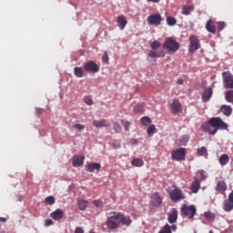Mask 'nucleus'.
<instances>
[{
  "mask_svg": "<svg viewBox=\"0 0 233 233\" xmlns=\"http://www.w3.org/2000/svg\"><path fill=\"white\" fill-rule=\"evenodd\" d=\"M167 192L174 203H177V201H181L182 199H185V193L177 187V186H171L167 189Z\"/></svg>",
  "mask_w": 233,
  "mask_h": 233,
  "instance_id": "nucleus-3",
  "label": "nucleus"
},
{
  "mask_svg": "<svg viewBox=\"0 0 233 233\" xmlns=\"http://www.w3.org/2000/svg\"><path fill=\"white\" fill-rule=\"evenodd\" d=\"M177 85H183V83H185V81L183 80V78H179L177 81Z\"/></svg>",
  "mask_w": 233,
  "mask_h": 233,
  "instance_id": "nucleus-54",
  "label": "nucleus"
},
{
  "mask_svg": "<svg viewBox=\"0 0 233 233\" xmlns=\"http://www.w3.org/2000/svg\"><path fill=\"white\" fill-rule=\"evenodd\" d=\"M106 225L109 230L119 228V225H125L126 227H130V225H132V218L125 216L121 212H109L106 214Z\"/></svg>",
  "mask_w": 233,
  "mask_h": 233,
  "instance_id": "nucleus-1",
  "label": "nucleus"
},
{
  "mask_svg": "<svg viewBox=\"0 0 233 233\" xmlns=\"http://www.w3.org/2000/svg\"><path fill=\"white\" fill-rule=\"evenodd\" d=\"M227 182H225V180L223 179L218 180L217 178V186L215 187V190L217 192H219V194H223V192H227Z\"/></svg>",
  "mask_w": 233,
  "mask_h": 233,
  "instance_id": "nucleus-13",
  "label": "nucleus"
},
{
  "mask_svg": "<svg viewBox=\"0 0 233 233\" xmlns=\"http://www.w3.org/2000/svg\"><path fill=\"white\" fill-rule=\"evenodd\" d=\"M93 126L96 127V128H108V127H110V124H108V121H106V119H102V120H94L93 121Z\"/></svg>",
  "mask_w": 233,
  "mask_h": 233,
  "instance_id": "nucleus-16",
  "label": "nucleus"
},
{
  "mask_svg": "<svg viewBox=\"0 0 233 233\" xmlns=\"http://www.w3.org/2000/svg\"><path fill=\"white\" fill-rule=\"evenodd\" d=\"M151 202L154 207H161L163 198H161L159 193L156 192L151 196Z\"/></svg>",
  "mask_w": 233,
  "mask_h": 233,
  "instance_id": "nucleus-14",
  "label": "nucleus"
},
{
  "mask_svg": "<svg viewBox=\"0 0 233 233\" xmlns=\"http://www.w3.org/2000/svg\"><path fill=\"white\" fill-rule=\"evenodd\" d=\"M220 111L224 116H227V117H229V116H232V107L230 106L223 105L220 107Z\"/></svg>",
  "mask_w": 233,
  "mask_h": 233,
  "instance_id": "nucleus-20",
  "label": "nucleus"
},
{
  "mask_svg": "<svg viewBox=\"0 0 233 233\" xmlns=\"http://www.w3.org/2000/svg\"><path fill=\"white\" fill-rule=\"evenodd\" d=\"M74 74L76 77H83V68L81 67H75Z\"/></svg>",
  "mask_w": 233,
  "mask_h": 233,
  "instance_id": "nucleus-36",
  "label": "nucleus"
},
{
  "mask_svg": "<svg viewBox=\"0 0 233 233\" xmlns=\"http://www.w3.org/2000/svg\"><path fill=\"white\" fill-rule=\"evenodd\" d=\"M202 130L209 134V136H216L218 130H228V124L223 121L221 117H211L208 122L201 125Z\"/></svg>",
  "mask_w": 233,
  "mask_h": 233,
  "instance_id": "nucleus-2",
  "label": "nucleus"
},
{
  "mask_svg": "<svg viewBox=\"0 0 233 233\" xmlns=\"http://www.w3.org/2000/svg\"><path fill=\"white\" fill-rule=\"evenodd\" d=\"M84 70L86 72H91L92 74H97V72H99V66L96 62L89 61L84 65Z\"/></svg>",
  "mask_w": 233,
  "mask_h": 233,
  "instance_id": "nucleus-9",
  "label": "nucleus"
},
{
  "mask_svg": "<svg viewBox=\"0 0 233 233\" xmlns=\"http://www.w3.org/2000/svg\"><path fill=\"white\" fill-rule=\"evenodd\" d=\"M50 218L55 221H59V219H63V210L57 208L50 214Z\"/></svg>",
  "mask_w": 233,
  "mask_h": 233,
  "instance_id": "nucleus-18",
  "label": "nucleus"
},
{
  "mask_svg": "<svg viewBox=\"0 0 233 233\" xmlns=\"http://www.w3.org/2000/svg\"><path fill=\"white\" fill-rule=\"evenodd\" d=\"M171 112L173 114H181L183 112V106L177 99H174L170 105Z\"/></svg>",
  "mask_w": 233,
  "mask_h": 233,
  "instance_id": "nucleus-10",
  "label": "nucleus"
},
{
  "mask_svg": "<svg viewBox=\"0 0 233 233\" xmlns=\"http://www.w3.org/2000/svg\"><path fill=\"white\" fill-rule=\"evenodd\" d=\"M93 204L95 205V207H98V208L103 207V203L101 202V200H94Z\"/></svg>",
  "mask_w": 233,
  "mask_h": 233,
  "instance_id": "nucleus-48",
  "label": "nucleus"
},
{
  "mask_svg": "<svg viewBox=\"0 0 233 233\" xmlns=\"http://www.w3.org/2000/svg\"><path fill=\"white\" fill-rule=\"evenodd\" d=\"M187 156V152L185 147H179L171 153V157L175 161H185Z\"/></svg>",
  "mask_w": 233,
  "mask_h": 233,
  "instance_id": "nucleus-6",
  "label": "nucleus"
},
{
  "mask_svg": "<svg viewBox=\"0 0 233 233\" xmlns=\"http://www.w3.org/2000/svg\"><path fill=\"white\" fill-rule=\"evenodd\" d=\"M96 170H101V164L99 163H89L87 165V171L88 172H96Z\"/></svg>",
  "mask_w": 233,
  "mask_h": 233,
  "instance_id": "nucleus-21",
  "label": "nucleus"
},
{
  "mask_svg": "<svg viewBox=\"0 0 233 233\" xmlns=\"http://www.w3.org/2000/svg\"><path fill=\"white\" fill-rule=\"evenodd\" d=\"M147 23L148 25H156L157 26H159V25H161V15H150L147 17Z\"/></svg>",
  "mask_w": 233,
  "mask_h": 233,
  "instance_id": "nucleus-12",
  "label": "nucleus"
},
{
  "mask_svg": "<svg viewBox=\"0 0 233 233\" xmlns=\"http://www.w3.org/2000/svg\"><path fill=\"white\" fill-rule=\"evenodd\" d=\"M73 128H76V130H79V132H81V130H85V126L81 124H74Z\"/></svg>",
  "mask_w": 233,
  "mask_h": 233,
  "instance_id": "nucleus-45",
  "label": "nucleus"
},
{
  "mask_svg": "<svg viewBox=\"0 0 233 233\" xmlns=\"http://www.w3.org/2000/svg\"><path fill=\"white\" fill-rule=\"evenodd\" d=\"M102 61L104 63L108 64V53H104L103 57H102Z\"/></svg>",
  "mask_w": 233,
  "mask_h": 233,
  "instance_id": "nucleus-47",
  "label": "nucleus"
},
{
  "mask_svg": "<svg viewBox=\"0 0 233 233\" xmlns=\"http://www.w3.org/2000/svg\"><path fill=\"white\" fill-rule=\"evenodd\" d=\"M168 223L174 224L177 221V210H174L173 212L168 214L167 217Z\"/></svg>",
  "mask_w": 233,
  "mask_h": 233,
  "instance_id": "nucleus-25",
  "label": "nucleus"
},
{
  "mask_svg": "<svg viewBox=\"0 0 233 233\" xmlns=\"http://www.w3.org/2000/svg\"><path fill=\"white\" fill-rule=\"evenodd\" d=\"M154 132H156V125L152 124L148 127L147 128V136H152V134H154Z\"/></svg>",
  "mask_w": 233,
  "mask_h": 233,
  "instance_id": "nucleus-42",
  "label": "nucleus"
},
{
  "mask_svg": "<svg viewBox=\"0 0 233 233\" xmlns=\"http://www.w3.org/2000/svg\"><path fill=\"white\" fill-rule=\"evenodd\" d=\"M170 228H171V230L176 231V230H177V226L176 224H173Z\"/></svg>",
  "mask_w": 233,
  "mask_h": 233,
  "instance_id": "nucleus-55",
  "label": "nucleus"
},
{
  "mask_svg": "<svg viewBox=\"0 0 233 233\" xmlns=\"http://www.w3.org/2000/svg\"><path fill=\"white\" fill-rule=\"evenodd\" d=\"M228 161H230V157H228L227 154H222L218 159V163L221 165V167H225Z\"/></svg>",
  "mask_w": 233,
  "mask_h": 233,
  "instance_id": "nucleus-23",
  "label": "nucleus"
},
{
  "mask_svg": "<svg viewBox=\"0 0 233 233\" xmlns=\"http://www.w3.org/2000/svg\"><path fill=\"white\" fill-rule=\"evenodd\" d=\"M163 48L167 54H176L179 50V43L172 37H167L165 39Z\"/></svg>",
  "mask_w": 233,
  "mask_h": 233,
  "instance_id": "nucleus-4",
  "label": "nucleus"
},
{
  "mask_svg": "<svg viewBox=\"0 0 233 233\" xmlns=\"http://www.w3.org/2000/svg\"><path fill=\"white\" fill-rule=\"evenodd\" d=\"M0 221H1L2 223H6V218L0 217Z\"/></svg>",
  "mask_w": 233,
  "mask_h": 233,
  "instance_id": "nucleus-57",
  "label": "nucleus"
},
{
  "mask_svg": "<svg viewBox=\"0 0 233 233\" xmlns=\"http://www.w3.org/2000/svg\"><path fill=\"white\" fill-rule=\"evenodd\" d=\"M177 23V21L173 16L167 17V24L168 25V26H174Z\"/></svg>",
  "mask_w": 233,
  "mask_h": 233,
  "instance_id": "nucleus-35",
  "label": "nucleus"
},
{
  "mask_svg": "<svg viewBox=\"0 0 233 233\" xmlns=\"http://www.w3.org/2000/svg\"><path fill=\"white\" fill-rule=\"evenodd\" d=\"M121 123L125 128V131L128 132V130H130V125H132V123H130L129 121L125 120V119H122Z\"/></svg>",
  "mask_w": 233,
  "mask_h": 233,
  "instance_id": "nucleus-37",
  "label": "nucleus"
},
{
  "mask_svg": "<svg viewBox=\"0 0 233 233\" xmlns=\"http://www.w3.org/2000/svg\"><path fill=\"white\" fill-rule=\"evenodd\" d=\"M140 123L141 125H143V127H148V125L152 123V119H150V117L148 116H143L142 118H140Z\"/></svg>",
  "mask_w": 233,
  "mask_h": 233,
  "instance_id": "nucleus-31",
  "label": "nucleus"
},
{
  "mask_svg": "<svg viewBox=\"0 0 233 233\" xmlns=\"http://www.w3.org/2000/svg\"><path fill=\"white\" fill-rule=\"evenodd\" d=\"M194 5H183L182 7V14L183 15H190L192 12H194Z\"/></svg>",
  "mask_w": 233,
  "mask_h": 233,
  "instance_id": "nucleus-24",
  "label": "nucleus"
},
{
  "mask_svg": "<svg viewBox=\"0 0 233 233\" xmlns=\"http://www.w3.org/2000/svg\"><path fill=\"white\" fill-rule=\"evenodd\" d=\"M84 102H85L86 105H87L88 106H92V105H94V100H93L92 97H90V96H85V97H84Z\"/></svg>",
  "mask_w": 233,
  "mask_h": 233,
  "instance_id": "nucleus-41",
  "label": "nucleus"
},
{
  "mask_svg": "<svg viewBox=\"0 0 233 233\" xmlns=\"http://www.w3.org/2000/svg\"><path fill=\"white\" fill-rule=\"evenodd\" d=\"M79 210H86L88 208V201L85 199H79L77 201Z\"/></svg>",
  "mask_w": 233,
  "mask_h": 233,
  "instance_id": "nucleus-28",
  "label": "nucleus"
},
{
  "mask_svg": "<svg viewBox=\"0 0 233 233\" xmlns=\"http://www.w3.org/2000/svg\"><path fill=\"white\" fill-rule=\"evenodd\" d=\"M199 48H201V44H199V39L196 35H191L189 37L188 52H190V54H194V52L199 50Z\"/></svg>",
  "mask_w": 233,
  "mask_h": 233,
  "instance_id": "nucleus-7",
  "label": "nucleus"
},
{
  "mask_svg": "<svg viewBox=\"0 0 233 233\" xmlns=\"http://www.w3.org/2000/svg\"><path fill=\"white\" fill-rule=\"evenodd\" d=\"M195 179H198V181H205V179H207V176H205V171L198 170L197 172V177H195Z\"/></svg>",
  "mask_w": 233,
  "mask_h": 233,
  "instance_id": "nucleus-30",
  "label": "nucleus"
},
{
  "mask_svg": "<svg viewBox=\"0 0 233 233\" xmlns=\"http://www.w3.org/2000/svg\"><path fill=\"white\" fill-rule=\"evenodd\" d=\"M206 30L209 32V34H216V25L212 20H208L206 24Z\"/></svg>",
  "mask_w": 233,
  "mask_h": 233,
  "instance_id": "nucleus-22",
  "label": "nucleus"
},
{
  "mask_svg": "<svg viewBox=\"0 0 233 233\" xmlns=\"http://www.w3.org/2000/svg\"><path fill=\"white\" fill-rule=\"evenodd\" d=\"M131 165L133 167H141L145 165V161H143L141 158H135L131 161Z\"/></svg>",
  "mask_w": 233,
  "mask_h": 233,
  "instance_id": "nucleus-29",
  "label": "nucleus"
},
{
  "mask_svg": "<svg viewBox=\"0 0 233 233\" xmlns=\"http://www.w3.org/2000/svg\"><path fill=\"white\" fill-rule=\"evenodd\" d=\"M190 137L188 135H184L180 137V145H182V147H187V143H188Z\"/></svg>",
  "mask_w": 233,
  "mask_h": 233,
  "instance_id": "nucleus-32",
  "label": "nucleus"
},
{
  "mask_svg": "<svg viewBox=\"0 0 233 233\" xmlns=\"http://www.w3.org/2000/svg\"><path fill=\"white\" fill-rule=\"evenodd\" d=\"M224 83L226 88H233V75L228 72L223 73Z\"/></svg>",
  "mask_w": 233,
  "mask_h": 233,
  "instance_id": "nucleus-11",
  "label": "nucleus"
},
{
  "mask_svg": "<svg viewBox=\"0 0 233 233\" xmlns=\"http://www.w3.org/2000/svg\"><path fill=\"white\" fill-rule=\"evenodd\" d=\"M225 99L228 103H233V90H229L226 93Z\"/></svg>",
  "mask_w": 233,
  "mask_h": 233,
  "instance_id": "nucleus-34",
  "label": "nucleus"
},
{
  "mask_svg": "<svg viewBox=\"0 0 233 233\" xmlns=\"http://www.w3.org/2000/svg\"><path fill=\"white\" fill-rule=\"evenodd\" d=\"M75 233H85V230H83V228L78 227L76 228Z\"/></svg>",
  "mask_w": 233,
  "mask_h": 233,
  "instance_id": "nucleus-50",
  "label": "nucleus"
},
{
  "mask_svg": "<svg viewBox=\"0 0 233 233\" xmlns=\"http://www.w3.org/2000/svg\"><path fill=\"white\" fill-rule=\"evenodd\" d=\"M45 201L47 205H54V203H56V198H54V196H48L46 198Z\"/></svg>",
  "mask_w": 233,
  "mask_h": 233,
  "instance_id": "nucleus-40",
  "label": "nucleus"
},
{
  "mask_svg": "<svg viewBox=\"0 0 233 233\" xmlns=\"http://www.w3.org/2000/svg\"><path fill=\"white\" fill-rule=\"evenodd\" d=\"M212 94H214L212 87L206 88L202 94V101L204 103H208V101H210V97H212Z\"/></svg>",
  "mask_w": 233,
  "mask_h": 233,
  "instance_id": "nucleus-15",
  "label": "nucleus"
},
{
  "mask_svg": "<svg viewBox=\"0 0 233 233\" xmlns=\"http://www.w3.org/2000/svg\"><path fill=\"white\" fill-rule=\"evenodd\" d=\"M135 112H143V107L141 106H137L135 107Z\"/></svg>",
  "mask_w": 233,
  "mask_h": 233,
  "instance_id": "nucleus-51",
  "label": "nucleus"
},
{
  "mask_svg": "<svg viewBox=\"0 0 233 233\" xmlns=\"http://www.w3.org/2000/svg\"><path fill=\"white\" fill-rule=\"evenodd\" d=\"M158 233H172V228H170V225H165Z\"/></svg>",
  "mask_w": 233,
  "mask_h": 233,
  "instance_id": "nucleus-38",
  "label": "nucleus"
},
{
  "mask_svg": "<svg viewBox=\"0 0 233 233\" xmlns=\"http://www.w3.org/2000/svg\"><path fill=\"white\" fill-rule=\"evenodd\" d=\"M199 188H201V181L195 179L191 184V192H193V194H198Z\"/></svg>",
  "mask_w": 233,
  "mask_h": 233,
  "instance_id": "nucleus-19",
  "label": "nucleus"
},
{
  "mask_svg": "<svg viewBox=\"0 0 233 233\" xmlns=\"http://www.w3.org/2000/svg\"><path fill=\"white\" fill-rule=\"evenodd\" d=\"M204 218H206V219H208V221H214V219H216V215H214V213L208 211L204 213Z\"/></svg>",
  "mask_w": 233,
  "mask_h": 233,
  "instance_id": "nucleus-33",
  "label": "nucleus"
},
{
  "mask_svg": "<svg viewBox=\"0 0 233 233\" xmlns=\"http://www.w3.org/2000/svg\"><path fill=\"white\" fill-rule=\"evenodd\" d=\"M113 129L115 130L116 134H119V132L122 130L121 125L118 122L113 123Z\"/></svg>",
  "mask_w": 233,
  "mask_h": 233,
  "instance_id": "nucleus-39",
  "label": "nucleus"
},
{
  "mask_svg": "<svg viewBox=\"0 0 233 233\" xmlns=\"http://www.w3.org/2000/svg\"><path fill=\"white\" fill-rule=\"evenodd\" d=\"M113 147L116 149L121 148V142H119V140H114Z\"/></svg>",
  "mask_w": 233,
  "mask_h": 233,
  "instance_id": "nucleus-46",
  "label": "nucleus"
},
{
  "mask_svg": "<svg viewBox=\"0 0 233 233\" xmlns=\"http://www.w3.org/2000/svg\"><path fill=\"white\" fill-rule=\"evenodd\" d=\"M45 225L50 227L51 225H54V221L52 219H46Z\"/></svg>",
  "mask_w": 233,
  "mask_h": 233,
  "instance_id": "nucleus-49",
  "label": "nucleus"
},
{
  "mask_svg": "<svg viewBox=\"0 0 233 233\" xmlns=\"http://www.w3.org/2000/svg\"><path fill=\"white\" fill-rule=\"evenodd\" d=\"M197 154H198L199 156H205V154H207V147H202L198 148L197 150Z\"/></svg>",
  "mask_w": 233,
  "mask_h": 233,
  "instance_id": "nucleus-43",
  "label": "nucleus"
},
{
  "mask_svg": "<svg viewBox=\"0 0 233 233\" xmlns=\"http://www.w3.org/2000/svg\"><path fill=\"white\" fill-rule=\"evenodd\" d=\"M35 110H36V114L38 116H41V114H43V112H45V109H43V108H36Z\"/></svg>",
  "mask_w": 233,
  "mask_h": 233,
  "instance_id": "nucleus-52",
  "label": "nucleus"
},
{
  "mask_svg": "<svg viewBox=\"0 0 233 233\" xmlns=\"http://www.w3.org/2000/svg\"><path fill=\"white\" fill-rule=\"evenodd\" d=\"M181 212L184 216H186V218H188V219H192L194 218V216H196L197 209H196V207H194V205H191V206L184 205L181 208Z\"/></svg>",
  "mask_w": 233,
  "mask_h": 233,
  "instance_id": "nucleus-8",
  "label": "nucleus"
},
{
  "mask_svg": "<svg viewBox=\"0 0 233 233\" xmlns=\"http://www.w3.org/2000/svg\"><path fill=\"white\" fill-rule=\"evenodd\" d=\"M85 158L81 157L75 156L73 157V167H81L83 166Z\"/></svg>",
  "mask_w": 233,
  "mask_h": 233,
  "instance_id": "nucleus-27",
  "label": "nucleus"
},
{
  "mask_svg": "<svg viewBox=\"0 0 233 233\" xmlns=\"http://www.w3.org/2000/svg\"><path fill=\"white\" fill-rule=\"evenodd\" d=\"M227 24L225 22H218V30H225Z\"/></svg>",
  "mask_w": 233,
  "mask_h": 233,
  "instance_id": "nucleus-44",
  "label": "nucleus"
},
{
  "mask_svg": "<svg viewBox=\"0 0 233 233\" xmlns=\"http://www.w3.org/2000/svg\"><path fill=\"white\" fill-rule=\"evenodd\" d=\"M228 199L233 202V190L229 193Z\"/></svg>",
  "mask_w": 233,
  "mask_h": 233,
  "instance_id": "nucleus-53",
  "label": "nucleus"
},
{
  "mask_svg": "<svg viewBox=\"0 0 233 233\" xmlns=\"http://www.w3.org/2000/svg\"><path fill=\"white\" fill-rule=\"evenodd\" d=\"M116 23L120 30H125V26H127L128 21H127V17H125V15H119L117 16Z\"/></svg>",
  "mask_w": 233,
  "mask_h": 233,
  "instance_id": "nucleus-17",
  "label": "nucleus"
},
{
  "mask_svg": "<svg viewBox=\"0 0 233 233\" xmlns=\"http://www.w3.org/2000/svg\"><path fill=\"white\" fill-rule=\"evenodd\" d=\"M148 3H159V0H147Z\"/></svg>",
  "mask_w": 233,
  "mask_h": 233,
  "instance_id": "nucleus-56",
  "label": "nucleus"
},
{
  "mask_svg": "<svg viewBox=\"0 0 233 233\" xmlns=\"http://www.w3.org/2000/svg\"><path fill=\"white\" fill-rule=\"evenodd\" d=\"M161 47V43H159L157 40H155L151 43L150 48L152 51L149 52L148 57H152L153 59L156 57H165V51H156L157 48Z\"/></svg>",
  "mask_w": 233,
  "mask_h": 233,
  "instance_id": "nucleus-5",
  "label": "nucleus"
},
{
  "mask_svg": "<svg viewBox=\"0 0 233 233\" xmlns=\"http://www.w3.org/2000/svg\"><path fill=\"white\" fill-rule=\"evenodd\" d=\"M223 205L225 212H231V210H233V201L229 198H228V200H225Z\"/></svg>",
  "mask_w": 233,
  "mask_h": 233,
  "instance_id": "nucleus-26",
  "label": "nucleus"
}]
</instances>
